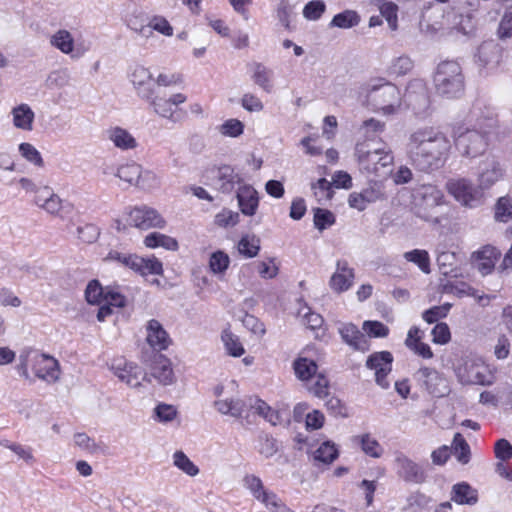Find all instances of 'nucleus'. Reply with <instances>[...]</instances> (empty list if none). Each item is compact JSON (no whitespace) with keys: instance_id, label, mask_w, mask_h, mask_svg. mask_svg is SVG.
<instances>
[{"instance_id":"f257e3e1","label":"nucleus","mask_w":512,"mask_h":512,"mask_svg":"<svg viewBox=\"0 0 512 512\" xmlns=\"http://www.w3.org/2000/svg\"><path fill=\"white\" fill-rule=\"evenodd\" d=\"M451 148L450 139L439 128L423 126L409 134L406 153L416 169L429 172L445 164Z\"/></svg>"},{"instance_id":"f03ea898","label":"nucleus","mask_w":512,"mask_h":512,"mask_svg":"<svg viewBox=\"0 0 512 512\" xmlns=\"http://www.w3.org/2000/svg\"><path fill=\"white\" fill-rule=\"evenodd\" d=\"M443 191L434 184H421L412 190V210L420 219L431 223L439 224L441 218L439 209L445 204Z\"/></svg>"},{"instance_id":"7ed1b4c3","label":"nucleus","mask_w":512,"mask_h":512,"mask_svg":"<svg viewBox=\"0 0 512 512\" xmlns=\"http://www.w3.org/2000/svg\"><path fill=\"white\" fill-rule=\"evenodd\" d=\"M367 103L375 112L395 114L401 106V93L397 86L384 79H373L367 84Z\"/></svg>"},{"instance_id":"20e7f679","label":"nucleus","mask_w":512,"mask_h":512,"mask_svg":"<svg viewBox=\"0 0 512 512\" xmlns=\"http://www.w3.org/2000/svg\"><path fill=\"white\" fill-rule=\"evenodd\" d=\"M436 92L447 98L459 96L464 89V77L459 63L444 61L437 67L434 76Z\"/></svg>"},{"instance_id":"39448f33","label":"nucleus","mask_w":512,"mask_h":512,"mask_svg":"<svg viewBox=\"0 0 512 512\" xmlns=\"http://www.w3.org/2000/svg\"><path fill=\"white\" fill-rule=\"evenodd\" d=\"M355 155L362 171L368 174L381 175V170L392 165L394 157L389 149L372 147L371 144L357 143Z\"/></svg>"},{"instance_id":"423d86ee","label":"nucleus","mask_w":512,"mask_h":512,"mask_svg":"<svg viewBox=\"0 0 512 512\" xmlns=\"http://www.w3.org/2000/svg\"><path fill=\"white\" fill-rule=\"evenodd\" d=\"M448 193L462 206L475 208L482 204L484 193L468 178H452L446 183Z\"/></svg>"},{"instance_id":"0eeeda50","label":"nucleus","mask_w":512,"mask_h":512,"mask_svg":"<svg viewBox=\"0 0 512 512\" xmlns=\"http://www.w3.org/2000/svg\"><path fill=\"white\" fill-rule=\"evenodd\" d=\"M50 45L71 59H80L90 51V43L75 42L73 34L65 29L56 30L49 38Z\"/></svg>"},{"instance_id":"6e6552de","label":"nucleus","mask_w":512,"mask_h":512,"mask_svg":"<svg viewBox=\"0 0 512 512\" xmlns=\"http://www.w3.org/2000/svg\"><path fill=\"white\" fill-rule=\"evenodd\" d=\"M386 197L385 187L381 181H370L359 192H352L348 197V204L351 208L364 211L370 204L384 200Z\"/></svg>"},{"instance_id":"1a4fd4ad","label":"nucleus","mask_w":512,"mask_h":512,"mask_svg":"<svg viewBox=\"0 0 512 512\" xmlns=\"http://www.w3.org/2000/svg\"><path fill=\"white\" fill-rule=\"evenodd\" d=\"M486 134L487 131L467 129L465 132L456 134L455 145L463 155L476 157L486 150Z\"/></svg>"},{"instance_id":"9d476101","label":"nucleus","mask_w":512,"mask_h":512,"mask_svg":"<svg viewBox=\"0 0 512 512\" xmlns=\"http://www.w3.org/2000/svg\"><path fill=\"white\" fill-rule=\"evenodd\" d=\"M393 355L389 351L374 352L368 356L366 367L374 372L375 382L382 389L390 387L388 375L392 371Z\"/></svg>"},{"instance_id":"9b49d317","label":"nucleus","mask_w":512,"mask_h":512,"mask_svg":"<svg viewBox=\"0 0 512 512\" xmlns=\"http://www.w3.org/2000/svg\"><path fill=\"white\" fill-rule=\"evenodd\" d=\"M110 368L121 382L133 388L139 387L141 380H148L147 373H144L138 365L127 362L123 358L113 359Z\"/></svg>"},{"instance_id":"f8f14e48","label":"nucleus","mask_w":512,"mask_h":512,"mask_svg":"<svg viewBox=\"0 0 512 512\" xmlns=\"http://www.w3.org/2000/svg\"><path fill=\"white\" fill-rule=\"evenodd\" d=\"M128 221L133 226L142 230L150 228L163 229L166 226V221L160 213L148 206H139L131 209Z\"/></svg>"},{"instance_id":"ddd939ff","label":"nucleus","mask_w":512,"mask_h":512,"mask_svg":"<svg viewBox=\"0 0 512 512\" xmlns=\"http://www.w3.org/2000/svg\"><path fill=\"white\" fill-rule=\"evenodd\" d=\"M33 372L36 377L48 383H54L60 378L59 362L52 356L32 350Z\"/></svg>"},{"instance_id":"4468645a","label":"nucleus","mask_w":512,"mask_h":512,"mask_svg":"<svg viewBox=\"0 0 512 512\" xmlns=\"http://www.w3.org/2000/svg\"><path fill=\"white\" fill-rule=\"evenodd\" d=\"M355 272L345 259L336 261L335 271L329 279V287L335 293H343L349 290L354 283Z\"/></svg>"},{"instance_id":"2eb2a0df","label":"nucleus","mask_w":512,"mask_h":512,"mask_svg":"<svg viewBox=\"0 0 512 512\" xmlns=\"http://www.w3.org/2000/svg\"><path fill=\"white\" fill-rule=\"evenodd\" d=\"M457 376L463 384L489 385L490 376L487 374V368L475 361H466L463 366L457 370Z\"/></svg>"},{"instance_id":"dca6fc26","label":"nucleus","mask_w":512,"mask_h":512,"mask_svg":"<svg viewBox=\"0 0 512 512\" xmlns=\"http://www.w3.org/2000/svg\"><path fill=\"white\" fill-rule=\"evenodd\" d=\"M12 126L16 130L31 132L34 129L35 112L27 103H20L13 106L9 113Z\"/></svg>"},{"instance_id":"f3484780","label":"nucleus","mask_w":512,"mask_h":512,"mask_svg":"<svg viewBox=\"0 0 512 512\" xmlns=\"http://www.w3.org/2000/svg\"><path fill=\"white\" fill-rule=\"evenodd\" d=\"M504 176L505 168L501 163L495 160L486 161L478 174V185L484 193L485 190L503 180Z\"/></svg>"},{"instance_id":"a211bd4d","label":"nucleus","mask_w":512,"mask_h":512,"mask_svg":"<svg viewBox=\"0 0 512 512\" xmlns=\"http://www.w3.org/2000/svg\"><path fill=\"white\" fill-rule=\"evenodd\" d=\"M146 341L155 351L166 350L171 344V338L161 323L155 319L148 321L146 325Z\"/></svg>"},{"instance_id":"6ab92c4d","label":"nucleus","mask_w":512,"mask_h":512,"mask_svg":"<svg viewBox=\"0 0 512 512\" xmlns=\"http://www.w3.org/2000/svg\"><path fill=\"white\" fill-rule=\"evenodd\" d=\"M148 382L150 377H153L162 385H171L175 382V374L172 368L171 361L164 355H157L150 367V372L147 373Z\"/></svg>"},{"instance_id":"aec40b11","label":"nucleus","mask_w":512,"mask_h":512,"mask_svg":"<svg viewBox=\"0 0 512 512\" xmlns=\"http://www.w3.org/2000/svg\"><path fill=\"white\" fill-rule=\"evenodd\" d=\"M236 198L243 215L251 217L256 214L259 207V195L253 186L249 184L240 185Z\"/></svg>"},{"instance_id":"412c9836","label":"nucleus","mask_w":512,"mask_h":512,"mask_svg":"<svg viewBox=\"0 0 512 512\" xmlns=\"http://www.w3.org/2000/svg\"><path fill=\"white\" fill-rule=\"evenodd\" d=\"M131 82L142 99H150L153 95V78L148 68L137 65L130 74Z\"/></svg>"},{"instance_id":"4be33fe9","label":"nucleus","mask_w":512,"mask_h":512,"mask_svg":"<svg viewBox=\"0 0 512 512\" xmlns=\"http://www.w3.org/2000/svg\"><path fill=\"white\" fill-rule=\"evenodd\" d=\"M417 379L422 381L429 393L435 396H443L446 392V380L435 369L422 367L416 373Z\"/></svg>"},{"instance_id":"5701e85b","label":"nucleus","mask_w":512,"mask_h":512,"mask_svg":"<svg viewBox=\"0 0 512 512\" xmlns=\"http://www.w3.org/2000/svg\"><path fill=\"white\" fill-rule=\"evenodd\" d=\"M32 202L39 209L52 216H60L63 209V200L47 185L44 186L43 193L41 192L37 195V198H33Z\"/></svg>"},{"instance_id":"b1692460","label":"nucleus","mask_w":512,"mask_h":512,"mask_svg":"<svg viewBox=\"0 0 512 512\" xmlns=\"http://www.w3.org/2000/svg\"><path fill=\"white\" fill-rule=\"evenodd\" d=\"M499 257L500 251L497 248L486 245L473 254L474 265L482 275H488L494 269Z\"/></svg>"},{"instance_id":"393cba45","label":"nucleus","mask_w":512,"mask_h":512,"mask_svg":"<svg viewBox=\"0 0 512 512\" xmlns=\"http://www.w3.org/2000/svg\"><path fill=\"white\" fill-rule=\"evenodd\" d=\"M242 180L241 175L230 165H222L217 170L216 185L222 193H231Z\"/></svg>"},{"instance_id":"a878e982","label":"nucleus","mask_w":512,"mask_h":512,"mask_svg":"<svg viewBox=\"0 0 512 512\" xmlns=\"http://www.w3.org/2000/svg\"><path fill=\"white\" fill-rule=\"evenodd\" d=\"M107 138L112 144L122 150H133L138 146L136 138L126 129L115 126L106 131Z\"/></svg>"},{"instance_id":"bb28decb","label":"nucleus","mask_w":512,"mask_h":512,"mask_svg":"<svg viewBox=\"0 0 512 512\" xmlns=\"http://www.w3.org/2000/svg\"><path fill=\"white\" fill-rule=\"evenodd\" d=\"M342 340L355 350H366L367 341L358 327L352 323H342L338 328Z\"/></svg>"},{"instance_id":"cd10ccee","label":"nucleus","mask_w":512,"mask_h":512,"mask_svg":"<svg viewBox=\"0 0 512 512\" xmlns=\"http://www.w3.org/2000/svg\"><path fill=\"white\" fill-rule=\"evenodd\" d=\"M396 461L399 466V474L405 481L421 483L425 480V473L417 463L406 456H399Z\"/></svg>"},{"instance_id":"c85d7f7f","label":"nucleus","mask_w":512,"mask_h":512,"mask_svg":"<svg viewBox=\"0 0 512 512\" xmlns=\"http://www.w3.org/2000/svg\"><path fill=\"white\" fill-rule=\"evenodd\" d=\"M214 407L223 415L240 418L245 411V408L249 407V399L247 401L240 398L220 399L215 401Z\"/></svg>"},{"instance_id":"c756f323","label":"nucleus","mask_w":512,"mask_h":512,"mask_svg":"<svg viewBox=\"0 0 512 512\" xmlns=\"http://www.w3.org/2000/svg\"><path fill=\"white\" fill-rule=\"evenodd\" d=\"M249 408L254 410L273 426L281 424L284 419L280 411L272 409L266 402L259 398H249Z\"/></svg>"},{"instance_id":"7c9ffc66","label":"nucleus","mask_w":512,"mask_h":512,"mask_svg":"<svg viewBox=\"0 0 512 512\" xmlns=\"http://www.w3.org/2000/svg\"><path fill=\"white\" fill-rule=\"evenodd\" d=\"M293 369L296 377L304 384L313 380V377L318 374L316 362L307 357H298L293 363Z\"/></svg>"},{"instance_id":"2f4dec72","label":"nucleus","mask_w":512,"mask_h":512,"mask_svg":"<svg viewBox=\"0 0 512 512\" xmlns=\"http://www.w3.org/2000/svg\"><path fill=\"white\" fill-rule=\"evenodd\" d=\"M385 130V123L370 118L368 120H365L359 127L358 133L361 138H363V142L365 144L374 143L375 140L384 132Z\"/></svg>"},{"instance_id":"473e14b6","label":"nucleus","mask_w":512,"mask_h":512,"mask_svg":"<svg viewBox=\"0 0 512 512\" xmlns=\"http://www.w3.org/2000/svg\"><path fill=\"white\" fill-rule=\"evenodd\" d=\"M143 243L150 249L158 247H162L169 251H177L179 249L178 241L175 238L159 232H152L146 235Z\"/></svg>"},{"instance_id":"72a5a7b5","label":"nucleus","mask_w":512,"mask_h":512,"mask_svg":"<svg viewBox=\"0 0 512 512\" xmlns=\"http://www.w3.org/2000/svg\"><path fill=\"white\" fill-rule=\"evenodd\" d=\"M243 487L260 503L272 492V490L264 486L261 478L255 474H247L244 476Z\"/></svg>"},{"instance_id":"f704fd0d","label":"nucleus","mask_w":512,"mask_h":512,"mask_svg":"<svg viewBox=\"0 0 512 512\" xmlns=\"http://www.w3.org/2000/svg\"><path fill=\"white\" fill-rule=\"evenodd\" d=\"M353 442L361 447V450L372 458H380L384 449L370 433L357 435L353 438Z\"/></svg>"},{"instance_id":"c9c22d12","label":"nucleus","mask_w":512,"mask_h":512,"mask_svg":"<svg viewBox=\"0 0 512 512\" xmlns=\"http://www.w3.org/2000/svg\"><path fill=\"white\" fill-rule=\"evenodd\" d=\"M136 263L137 266L133 271L142 276L163 274V264L155 256L145 258L137 255Z\"/></svg>"},{"instance_id":"e433bc0d","label":"nucleus","mask_w":512,"mask_h":512,"mask_svg":"<svg viewBox=\"0 0 512 512\" xmlns=\"http://www.w3.org/2000/svg\"><path fill=\"white\" fill-rule=\"evenodd\" d=\"M252 80L267 93L273 90V71L261 63H254L252 66Z\"/></svg>"},{"instance_id":"4c0bfd02","label":"nucleus","mask_w":512,"mask_h":512,"mask_svg":"<svg viewBox=\"0 0 512 512\" xmlns=\"http://www.w3.org/2000/svg\"><path fill=\"white\" fill-rule=\"evenodd\" d=\"M451 499L461 505H474L478 500L476 490L465 482L453 486Z\"/></svg>"},{"instance_id":"58836bf2","label":"nucleus","mask_w":512,"mask_h":512,"mask_svg":"<svg viewBox=\"0 0 512 512\" xmlns=\"http://www.w3.org/2000/svg\"><path fill=\"white\" fill-rule=\"evenodd\" d=\"M75 447L90 455H98L104 452L102 443L97 442L84 432L75 433L73 436Z\"/></svg>"},{"instance_id":"ea45409f","label":"nucleus","mask_w":512,"mask_h":512,"mask_svg":"<svg viewBox=\"0 0 512 512\" xmlns=\"http://www.w3.org/2000/svg\"><path fill=\"white\" fill-rule=\"evenodd\" d=\"M338 455L336 444L332 441H325L313 452V459L318 463L329 465L338 458Z\"/></svg>"},{"instance_id":"a19ab883","label":"nucleus","mask_w":512,"mask_h":512,"mask_svg":"<svg viewBox=\"0 0 512 512\" xmlns=\"http://www.w3.org/2000/svg\"><path fill=\"white\" fill-rule=\"evenodd\" d=\"M221 340L228 355L232 357H240L245 353L244 346L241 343L239 337L232 333L231 330H223L221 334Z\"/></svg>"},{"instance_id":"79ce46f5","label":"nucleus","mask_w":512,"mask_h":512,"mask_svg":"<svg viewBox=\"0 0 512 512\" xmlns=\"http://www.w3.org/2000/svg\"><path fill=\"white\" fill-rule=\"evenodd\" d=\"M237 249L245 258H254L260 251V239L255 235L246 234L239 240Z\"/></svg>"},{"instance_id":"37998d69","label":"nucleus","mask_w":512,"mask_h":512,"mask_svg":"<svg viewBox=\"0 0 512 512\" xmlns=\"http://www.w3.org/2000/svg\"><path fill=\"white\" fill-rule=\"evenodd\" d=\"M451 453L456 457L457 461L465 465L470 461L471 450L467 441L464 439L462 434L456 433L454 435Z\"/></svg>"},{"instance_id":"c03bdc74","label":"nucleus","mask_w":512,"mask_h":512,"mask_svg":"<svg viewBox=\"0 0 512 512\" xmlns=\"http://www.w3.org/2000/svg\"><path fill=\"white\" fill-rule=\"evenodd\" d=\"M141 176V165L132 162L116 167L115 177L120 180L135 185Z\"/></svg>"},{"instance_id":"a18cd8bd","label":"nucleus","mask_w":512,"mask_h":512,"mask_svg":"<svg viewBox=\"0 0 512 512\" xmlns=\"http://www.w3.org/2000/svg\"><path fill=\"white\" fill-rule=\"evenodd\" d=\"M457 262V255L454 252L444 251L437 256L439 270L445 276H457Z\"/></svg>"},{"instance_id":"49530a36","label":"nucleus","mask_w":512,"mask_h":512,"mask_svg":"<svg viewBox=\"0 0 512 512\" xmlns=\"http://www.w3.org/2000/svg\"><path fill=\"white\" fill-rule=\"evenodd\" d=\"M360 22V16L354 10H345L341 13L336 14L331 22V27H337L341 29H349L355 27Z\"/></svg>"},{"instance_id":"de8ad7c7","label":"nucleus","mask_w":512,"mask_h":512,"mask_svg":"<svg viewBox=\"0 0 512 512\" xmlns=\"http://www.w3.org/2000/svg\"><path fill=\"white\" fill-rule=\"evenodd\" d=\"M69 83L70 73L66 68L51 71L45 80V86L51 90L62 89L68 86Z\"/></svg>"},{"instance_id":"09e8293b","label":"nucleus","mask_w":512,"mask_h":512,"mask_svg":"<svg viewBox=\"0 0 512 512\" xmlns=\"http://www.w3.org/2000/svg\"><path fill=\"white\" fill-rule=\"evenodd\" d=\"M404 259L418 266L423 273H430V256L426 250L414 249L407 251L403 255Z\"/></svg>"},{"instance_id":"8fccbe9b","label":"nucleus","mask_w":512,"mask_h":512,"mask_svg":"<svg viewBox=\"0 0 512 512\" xmlns=\"http://www.w3.org/2000/svg\"><path fill=\"white\" fill-rule=\"evenodd\" d=\"M150 102V105L152 106L154 112L162 117L166 118L171 121H175L174 119V109L173 106L169 100V98H163V97H153L151 96L150 99H147Z\"/></svg>"},{"instance_id":"3c124183","label":"nucleus","mask_w":512,"mask_h":512,"mask_svg":"<svg viewBox=\"0 0 512 512\" xmlns=\"http://www.w3.org/2000/svg\"><path fill=\"white\" fill-rule=\"evenodd\" d=\"M209 269L215 275L224 274L230 265V257L224 251L213 252L209 258Z\"/></svg>"},{"instance_id":"603ef678","label":"nucleus","mask_w":512,"mask_h":512,"mask_svg":"<svg viewBox=\"0 0 512 512\" xmlns=\"http://www.w3.org/2000/svg\"><path fill=\"white\" fill-rule=\"evenodd\" d=\"M178 416L177 407L172 404L158 403L153 409V419L159 423H170Z\"/></svg>"},{"instance_id":"864d4df0","label":"nucleus","mask_w":512,"mask_h":512,"mask_svg":"<svg viewBox=\"0 0 512 512\" xmlns=\"http://www.w3.org/2000/svg\"><path fill=\"white\" fill-rule=\"evenodd\" d=\"M18 152L22 158L32 165L42 168L44 160L41 153L29 142H22L18 145Z\"/></svg>"},{"instance_id":"5fc2aeb1","label":"nucleus","mask_w":512,"mask_h":512,"mask_svg":"<svg viewBox=\"0 0 512 512\" xmlns=\"http://www.w3.org/2000/svg\"><path fill=\"white\" fill-rule=\"evenodd\" d=\"M306 388L310 393L318 398H324L329 392V381L325 375L318 373L308 383H305Z\"/></svg>"},{"instance_id":"6e6d98bb","label":"nucleus","mask_w":512,"mask_h":512,"mask_svg":"<svg viewBox=\"0 0 512 512\" xmlns=\"http://www.w3.org/2000/svg\"><path fill=\"white\" fill-rule=\"evenodd\" d=\"M173 464L183 473L194 477L199 473V468L188 458L183 451H176L173 454Z\"/></svg>"},{"instance_id":"4d7b16f0","label":"nucleus","mask_w":512,"mask_h":512,"mask_svg":"<svg viewBox=\"0 0 512 512\" xmlns=\"http://www.w3.org/2000/svg\"><path fill=\"white\" fill-rule=\"evenodd\" d=\"M431 503V498L424 493L419 491L410 494L407 497V504L403 508V510L412 511V512H421L424 509L428 508Z\"/></svg>"},{"instance_id":"13d9d810","label":"nucleus","mask_w":512,"mask_h":512,"mask_svg":"<svg viewBox=\"0 0 512 512\" xmlns=\"http://www.w3.org/2000/svg\"><path fill=\"white\" fill-rule=\"evenodd\" d=\"M413 68V62L408 56L394 59L387 69L389 76L398 77L407 74Z\"/></svg>"},{"instance_id":"bf43d9fd","label":"nucleus","mask_w":512,"mask_h":512,"mask_svg":"<svg viewBox=\"0 0 512 512\" xmlns=\"http://www.w3.org/2000/svg\"><path fill=\"white\" fill-rule=\"evenodd\" d=\"M136 258H137L136 254H126V253H121L117 250H111L105 256L104 261L105 262H116L124 267L134 270L135 266H137Z\"/></svg>"},{"instance_id":"052dcab7","label":"nucleus","mask_w":512,"mask_h":512,"mask_svg":"<svg viewBox=\"0 0 512 512\" xmlns=\"http://www.w3.org/2000/svg\"><path fill=\"white\" fill-rule=\"evenodd\" d=\"M257 450L265 458H270L277 453L278 445L272 436L268 434H261L258 437Z\"/></svg>"},{"instance_id":"680f3d73","label":"nucleus","mask_w":512,"mask_h":512,"mask_svg":"<svg viewBox=\"0 0 512 512\" xmlns=\"http://www.w3.org/2000/svg\"><path fill=\"white\" fill-rule=\"evenodd\" d=\"M326 10V5L322 0L309 1L303 8V17L309 21H317Z\"/></svg>"},{"instance_id":"e2e57ef3","label":"nucleus","mask_w":512,"mask_h":512,"mask_svg":"<svg viewBox=\"0 0 512 512\" xmlns=\"http://www.w3.org/2000/svg\"><path fill=\"white\" fill-rule=\"evenodd\" d=\"M105 295V289L100 285L97 280H92L88 283L85 290V297L90 304H101Z\"/></svg>"},{"instance_id":"0e129e2a","label":"nucleus","mask_w":512,"mask_h":512,"mask_svg":"<svg viewBox=\"0 0 512 512\" xmlns=\"http://www.w3.org/2000/svg\"><path fill=\"white\" fill-rule=\"evenodd\" d=\"M261 504L269 511V512H295L290 507L286 505L284 501L275 493L271 492L268 496L261 502Z\"/></svg>"},{"instance_id":"69168bd1","label":"nucleus","mask_w":512,"mask_h":512,"mask_svg":"<svg viewBox=\"0 0 512 512\" xmlns=\"http://www.w3.org/2000/svg\"><path fill=\"white\" fill-rule=\"evenodd\" d=\"M334 222L335 216L331 211L322 208L314 209V225L318 230L323 231L332 226Z\"/></svg>"},{"instance_id":"338daca9","label":"nucleus","mask_w":512,"mask_h":512,"mask_svg":"<svg viewBox=\"0 0 512 512\" xmlns=\"http://www.w3.org/2000/svg\"><path fill=\"white\" fill-rule=\"evenodd\" d=\"M258 274L263 279H273L279 272V267L275 263V259L269 258L255 263Z\"/></svg>"},{"instance_id":"774afa93","label":"nucleus","mask_w":512,"mask_h":512,"mask_svg":"<svg viewBox=\"0 0 512 512\" xmlns=\"http://www.w3.org/2000/svg\"><path fill=\"white\" fill-rule=\"evenodd\" d=\"M495 217L502 222L512 218V200L509 197L499 198L495 208Z\"/></svg>"}]
</instances>
